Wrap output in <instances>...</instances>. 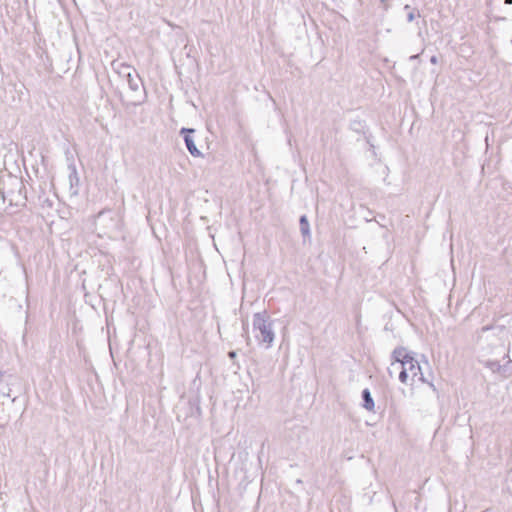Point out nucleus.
<instances>
[{
  "label": "nucleus",
  "instance_id": "1",
  "mask_svg": "<svg viewBox=\"0 0 512 512\" xmlns=\"http://www.w3.org/2000/svg\"><path fill=\"white\" fill-rule=\"evenodd\" d=\"M394 361L388 368L390 376L399 373V380L407 384L409 381L414 384L416 380L427 383L428 386L436 392V388L432 382H428L421 371L419 362L407 353L404 348L395 349L393 352Z\"/></svg>",
  "mask_w": 512,
  "mask_h": 512
},
{
  "label": "nucleus",
  "instance_id": "2",
  "mask_svg": "<svg viewBox=\"0 0 512 512\" xmlns=\"http://www.w3.org/2000/svg\"><path fill=\"white\" fill-rule=\"evenodd\" d=\"M252 325L257 341L260 344H264L266 348L272 347L275 339V332L269 315L266 312L255 313Z\"/></svg>",
  "mask_w": 512,
  "mask_h": 512
},
{
  "label": "nucleus",
  "instance_id": "3",
  "mask_svg": "<svg viewBox=\"0 0 512 512\" xmlns=\"http://www.w3.org/2000/svg\"><path fill=\"white\" fill-rule=\"evenodd\" d=\"M95 230L99 237L111 235L119 229V217L112 210H103L95 217Z\"/></svg>",
  "mask_w": 512,
  "mask_h": 512
},
{
  "label": "nucleus",
  "instance_id": "4",
  "mask_svg": "<svg viewBox=\"0 0 512 512\" xmlns=\"http://www.w3.org/2000/svg\"><path fill=\"white\" fill-rule=\"evenodd\" d=\"M80 179L75 166H69L68 185L71 196L78 195Z\"/></svg>",
  "mask_w": 512,
  "mask_h": 512
},
{
  "label": "nucleus",
  "instance_id": "5",
  "mask_svg": "<svg viewBox=\"0 0 512 512\" xmlns=\"http://www.w3.org/2000/svg\"><path fill=\"white\" fill-rule=\"evenodd\" d=\"M192 132H194L193 129H187V128L181 129V134H184V141H185L186 147H187L188 151L190 152V154L194 157H200V156H202V154L197 149L193 138L189 135V133H192Z\"/></svg>",
  "mask_w": 512,
  "mask_h": 512
},
{
  "label": "nucleus",
  "instance_id": "6",
  "mask_svg": "<svg viewBox=\"0 0 512 512\" xmlns=\"http://www.w3.org/2000/svg\"><path fill=\"white\" fill-rule=\"evenodd\" d=\"M10 385L6 379L5 373L0 371V403L10 396Z\"/></svg>",
  "mask_w": 512,
  "mask_h": 512
},
{
  "label": "nucleus",
  "instance_id": "7",
  "mask_svg": "<svg viewBox=\"0 0 512 512\" xmlns=\"http://www.w3.org/2000/svg\"><path fill=\"white\" fill-rule=\"evenodd\" d=\"M362 400H363V408H365L369 412H374L375 403L371 396L369 389H364L362 391Z\"/></svg>",
  "mask_w": 512,
  "mask_h": 512
},
{
  "label": "nucleus",
  "instance_id": "8",
  "mask_svg": "<svg viewBox=\"0 0 512 512\" xmlns=\"http://www.w3.org/2000/svg\"><path fill=\"white\" fill-rule=\"evenodd\" d=\"M126 79L132 91H139L140 87L142 86V80L135 70L134 73H131Z\"/></svg>",
  "mask_w": 512,
  "mask_h": 512
},
{
  "label": "nucleus",
  "instance_id": "9",
  "mask_svg": "<svg viewBox=\"0 0 512 512\" xmlns=\"http://www.w3.org/2000/svg\"><path fill=\"white\" fill-rule=\"evenodd\" d=\"M115 71L122 77L127 78L131 73H134V68L125 63H113Z\"/></svg>",
  "mask_w": 512,
  "mask_h": 512
},
{
  "label": "nucleus",
  "instance_id": "10",
  "mask_svg": "<svg viewBox=\"0 0 512 512\" xmlns=\"http://www.w3.org/2000/svg\"><path fill=\"white\" fill-rule=\"evenodd\" d=\"M300 230L304 237H310V225L306 215L300 217Z\"/></svg>",
  "mask_w": 512,
  "mask_h": 512
},
{
  "label": "nucleus",
  "instance_id": "11",
  "mask_svg": "<svg viewBox=\"0 0 512 512\" xmlns=\"http://www.w3.org/2000/svg\"><path fill=\"white\" fill-rule=\"evenodd\" d=\"M485 366L489 368L492 372H498L501 368V365L498 361L489 360L485 363Z\"/></svg>",
  "mask_w": 512,
  "mask_h": 512
},
{
  "label": "nucleus",
  "instance_id": "12",
  "mask_svg": "<svg viewBox=\"0 0 512 512\" xmlns=\"http://www.w3.org/2000/svg\"><path fill=\"white\" fill-rule=\"evenodd\" d=\"M417 16H419V14L416 15L414 11H410L407 15V20L412 22Z\"/></svg>",
  "mask_w": 512,
  "mask_h": 512
},
{
  "label": "nucleus",
  "instance_id": "13",
  "mask_svg": "<svg viewBox=\"0 0 512 512\" xmlns=\"http://www.w3.org/2000/svg\"><path fill=\"white\" fill-rule=\"evenodd\" d=\"M228 356L231 358V359H234L236 357V352L235 351H230L228 353Z\"/></svg>",
  "mask_w": 512,
  "mask_h": 512
},
{
  "label": "nucleus",
  "instance_id": "14",
  "mask_svg": "<svg viewBox=\"0 0 512 512\" xmlns=\"http://www.w3.org/2000/svg\"><path fill=\"white\" fill-rule=\"evenodd\" d=\"M437 61H438V60H437V57H436V56H432V57H431V59H430V62H431L432 64H436V63H437Z\"/></svg>",
  "mask_w": 512,
  "mask_h": 512
},
{
  "label": "nucleus",
  "instance_id": "15",
  "mask_svg": "<svg viewBox=\"0 0 512 512\" xmlns=\"http://www.w3.org/2000/svg\"><path fill=\"white\" fill-rule=\"evenodd\" d=\"M505 4L511 5L512 4V0H505Z\"/></svg>",
  "mask_w": 512,
  "mask_h": 512
},
{
  "label": "nucleus",
  "instance_id": "16",
  "mask_svg": "<svg viewBox=\"0 0 512 512\" xmlns=\"http://www.w3.org/2000/svg\"><path fill=\"white\" fill-rule=\"evenodd\" d=\"M404 9H405L406 11H409L410 6H409V5H405Z\"/></svg>",
  "mask_w": 512,
  "mask_h": 512
},
{
  "label": "nucleus",
  "instance_id": "17",
  "mask_svg": "<svg viewBox=\"0 0 512 512\" xmlns=\"http://www.w3.org/2000/svg\"><path fill=\"white\" fill-rule=\"evenodd\" d=\"M417 57H418V55H413L410 57V59L416 60Z\"/></svg>",
  "mask_w": 512,
  "mask_h": 512
}]
</instances>
